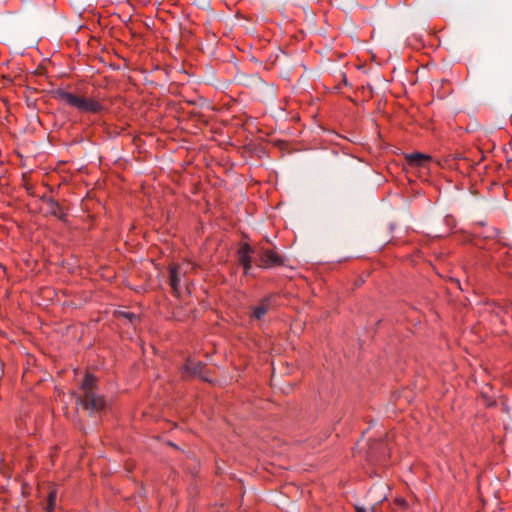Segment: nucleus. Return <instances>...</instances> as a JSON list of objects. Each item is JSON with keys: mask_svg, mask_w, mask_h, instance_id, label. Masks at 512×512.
<instances>
[{"mask_svg": "<svg viewBox=\"0 0 512 512\" xmlns=\"http://www.w3.org/2000/svg\"><path fill=\"white\" fill-rule=\"evenodd\" d=\"M185 274L186 272L182 271L178 264H171L169 266V286L176 297L180 296V281L181 277H184Z\"/></svg>", "mask_w": 512, "mask_h": 512, "instance_id": "5", "label": "nucleus"}, {"mask_svg": "<svg viewBox=\"0 0 512 512\" xmlns=\"http://www.w3.org/2000/svg\"><path fill=\"white\" fill-rule=\"evenodd\" d=\"M396 504L399 505V506H403V507H406L407 506V502L405 499L403 498H397L395 500Z\"/></svg>", "mask_w": 512, "mask_h": 512, "instance_id": "14", "label": "nucleus"}, {"mask_svg": "<svg viewBox=\"0 0 512 512\" xmlns=\"http://www.w3.org/2000/svg\"><path fill=\"white\" fill-rule=\"evenodd\" d=\"M271 308V296L262 298L259 303L252 307L251 319L262 320Z\"/></svg>", "mask_w": 512, "mask_h": 512, "instance_id": "7", "label": "nucleus"}, {"mask_svg": "<svg viewBox=\"0 0 512 512\" xmlns=\"http://www.w3.org/2000/svg\"><path fill=\"white\" fill-rule=\"evenodd\" d=\"M43 201L46 205V213L48 215L54 216L61 221L66 220L67 215L57 200L54 198H44Z\"/></svg>", "mask_w": 512, "mask_h": 512, "instance_id": "8", "label": "nucleus"}, {"mask_svg": "<svg viewBox=\"0 0 512 512\" xmlns=\"http://www.w3.org/2000/svg\"><path fill=\"white\" fill-rule=\"evenodd\" d=\"M405 158L408 165L411 167H426L427 164L432 160L430 155L420 152L407 154Z\"/></svg>", "mask_w": 512, "mask_h": 512, "instance_id": "10", "label": "nucleus"}, {"mask_svg": "<svg viewBox=\"0 0 512 512\" xmlns=\"http://www.w3.org/2000/svg\"><path fill=\"white\" fill-rule=\"evenodd\" d=\"M357 512H365L363 508H357Z\"/></svg>", "mask_w": 512, "mask_h": 512, "instance_id": "16", "label": "nucleus"}, {"mask_svg": "<svg viewBox=\"0 0 512 512\" xmlns=\"http://www.w3.org/2000/svg\"><path fill=\"white\" fill-rule=\"evenodd\" d=\"M501 312H503V309H502V308H500V307H497V308H496V310H495V313H496L497 315H499Z\"/></svg>", "mask_w": 512, "mask_h": 512, "instance_id": "15", "label": "nucleus"}, {"mask_svg": "<svg viewBox=\"0 0 512 512\" xmlns=\"http://www.w3.org/2000/svg\"><path fill=\"white\" fill-rule=\"evenodd\" d=\"M53 93L55 99L83 114H100L106 110L103 103L95 98L78 96L63 89H56Z\"/></svg>", "mask_w": 512, "mask_h": 512, "instance_id": "1", "label": "nucleus"}, {"mask_svg": "<svg viewBox=\"0 0 512 512\" xmlns=\"http://www.w3.org/2000/svg\"><path fill=\"white\" fill-rule=\"evenodd\" d=\"M76 403L90 412H100L105 407L104 398L97 393L78 396Z\"/></svg>", "mask_w": 512, "mask_h": 512, "instance_id": "3", "label": "nucleus"}, {"mask_svg": "<svg viewBox=\"0 0 512 512\" xmlns=\"http://www.w3.org/2000/svg\"><path fill=\"white\" fill-rule=\"evenodd\" d=\"M254 253V248L247 242L241 243L237 250V260L239 265L243 268L244 275H248L250 273Z\"/></svg>", "mask_w": 512, "mask_h": 512, "instance_id": "4", "label": "nucleus"}, {"mask_svg": "<svg viewBox=\"0 0 512 512\" xmlns=\"http://www.w3.org/2000/svg\"><path fill=\"white\" fill-rule=\"evenodd\" d=\"M284 264L285 259L281 255H279L273 249L265 248L262 249L261 253L259 254V263L257 266L263 269H269L273 267H280Z\"/></svg>", "mask_w": 512, "mask_h": 512, "instance_id": "2", "label": "nucleus"}, {"mask_svg": "<svg viewBox=\"0 0 512 512\" xmlns=\"http://www.w3.org/2000/svg\"><path fill=\"white\" fill-rule=\"evenodd\" d=\"M205 368V364L201 361H191L188 360L186 364L182 368L183 377L186 376H199L204 380H207L202 376V372Z\"/></svg>", "mask_w": 512, "mask_h": 512, "instance_id": "9", "label": "nucleus"}, {"mask_svg": "<svg viewBox=\"0 0 512 512\" xmlns=\"http://www.w3.org/2000/svg\"><path fill=\"white\" fill-rule=\"evenodd\" d=\"M118 316L123 317L124 319L128 320L131 323L139 320V317L135 313H132V312L121 311L118 313Z\"/></svg>", "mask_w": 512, "mask_h": 512, "instance_id": "13", "label": "nucleus"}, {"mask_svg": "<svg viewBox=\"0 0 512 512\" xmlns=\"http://www.w3.org/2000/svg\"><path fill=\"white\" fill-rule=\"evenodd\" d=\"M97 388V378L90 373H87L82 381L81 389L83 395L95 394Z\"/></svg>", "mask_w": 512, "mask_h": 512, "instance_id": "11", "label": "nucleus"}, {"mask_svg": "<svg viewBox=\"0 0 512 512\" xmlns=\"http://www.w3.org/2000/svg\"><path fill=\"white\" fill-rule=\"evenodd\" d=\"M58 492L56 488H51L48 496H47V503L45 506L46 512H54L56 508V501H57Z\"/></svg>", "mask_w": 512, "mask_h": 512, "instance_id": "12", "label": "nucleus"}, {"mask_svg": "<svg viewBox=\"0 0 512 512\" xmlns=\"http://www.w3.org/2000/svg\"><path fill=\"white\" fill-rule=\"evenodd\" d=\"M499 230L495 227L487 226L484 222H477L473 226V234L476 237L484 240L496 239L499 235Z\"/></svg>", "mask_w": 512, "mask_h": 512, "instance_id": "6", "label": "nucleus"}]
</instances>
